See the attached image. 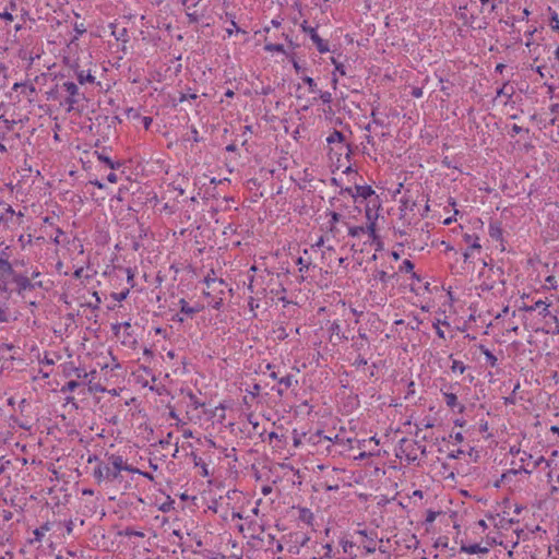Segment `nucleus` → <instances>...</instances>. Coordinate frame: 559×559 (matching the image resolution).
<instances>
[{
  "label": "nucleus",
  "instance_id": "1",
  "mask_svg": "<svg viewBox=\"0 0 559 559\" xmlns=\"http://www.w3.org/2000/svg\"><path fill=\"white\" fill-rule=\"evenodd\" d=\"M357 171L352 168V182L354 190H352V198H359L360 201H367V228L373 230L376 221L379 216L381 207V200L370 185L358 183L356 180Z\"/></svg>",
  "mask_w": 559,
  "mask_h": 559
},
{
  "label": "nucleus",
  "instance_id": "2",
  "mask_svg": "<svg viewBox=\"0 0 559 559\" xmlns=\"http://www.w3.org/2000/svg\"><path fill=\"white\" fill-rule=\"evenodd\" d=\"M343 153L336 151L335 147H331L329 156L330 160L332 163V166H334L333 169V177L331 179L332 183L341 187L342 192H348L349 188L343 187V178L342 176H348L349 175V162L342 158Z\"/></svg>",
  "mask_w": 559,
  "mask_h": 559
},
{
  "label": "nucleus",
  "instance_id": "3",
  "mask_svg": "<svg viewBox=\"0 0 559 559\" xmlns=\"http://www.w3.org/2000/svg\"><path fill=\"white\" fill-rule=\"evenodd\" d=\"M106 462H103L104 474L107 480H115L120 476L121 471L130 473L139 472L138 468L129 465L121 455L106 454Z\"/></svg>",
  "mask_w": 559,
  "mask_h": 559
},
{
  "label": "nucleus",
  "instance_id": "4",
  "mask_svg": "<svg viewBox=\"0 0 559 559\" xmlns=\"http://www.w3.org/2000/svg\"><path fill=\"white\" fill-rule=\"evenodd\" d=\"M23 262H10L8 258L0 257V292H7L9 283L14 282V277L20 273L16 272L14 266Z\"/></svg>",
  "mask_w": 559,
  "mask_h": 559
},
{
  "label": "nucleus",
  "instance_id": "5",
  "mask_svg": "<svg viewBox=\"0 0 559 559\" xmlns=\"http://www.w3.org/2000/svg\"><path fill=\"white\" fill-rule=\"evenodd\" d=\"M333 211L331 213L332 221H331V231H337L336 224L343 223L345 226L347 225V215L343 212V207L346 209V206L342 203V200L340 198H334L332 201Z\"/></svg>",
  "mask_w": 559,
  "mask_h": 559
},
{
  "label": "nucleus",
  "instance_id": "6",
  "mask_svg": "<svg viewBox=\"0 0 559 559\" xmlns=\"http://www.w3.org/2000/svg\"><path fill=\"white\" fill-rule=\"evenodd\" d=\"M16 285V293L19 295H23L26 290H33L35 288H41L43 282L41 281H35L33 282L26 274L20 273L17 276L14 277V282Z\"/></svg>",
  "mask_w": 559,
  "mask_h": 559
},
{
  "label": "nucleus",
  "instance_id": "7",
  "mask_svg": "<svg viewBox=\"0 0 559 559\" xmlns=\"http://www.w3.org/2000/svg\"><path fill=\"white\" fill-rule=\"evenodd\" d=\"M62 86L69 93V97L66 99V104L69 106L67 111L70 112L74 108V105L84 99L85 96L84 94L80 93L78 85L73 82H64Z\"/></svg>",
  "mask_w": 559,
  "mask_h": 559
},
{
  "label": "nucleus",
  "instance_id": "8",
  "mask_svg": "<svg viewBox=\"0 0 559 559\" xmlns=\"http://www.w3.org/2000/svg\"><path fill=\"white\" fill-rule=\"evenodd\" d=\"M346 478L347 476L345 469L333 468L332 472L328 475V479L325 481L326 489L337 490L341 483L346 486Z\"/></svg>",
  "mask_w": 559,
  "mask_h": 559
},
{
  "label": "nucleus",
  "instance_id": "9",
  "mask_svg": "<svg viewBox=\"0 0 559 559\" xmlns=\"http://www.w3.org/2000/svg\"><path fill=\"white\" fill-rule=\"evenodd\" d=\"M345 140L343 132L337 130H334L328 138L329 144H340V150H337L338 152L345 148V153L344 156L342 155V158L349 162V143H345Z\"/></svg>",
  "mask_w": 559,
  "mask_h": 559
},
{
  "label": "nucleus",
  "instance_id": "10",
  "mask_svg": "<svg viewBox=\"0 0 559 559\" xmlns=\"http://www.w3.org/2000/svg\"><path fill=\"white\" fill-rule=\"evenodd\" d=\"M345 340H347V336L345 335V330L342 329V326L337 322H333L330 326V342L333 345L343 343Z\"/></svg>",
  "mask_w": 559,
  "mask_h": 559
},
{
  "label": "nucleus",
  "instance_id": "11",
  "mask_svg": "<svg viewBox=\"0 0 559 559\" xmlns=\"http://www.w3.org/2000/svg\"><path fill=\"white\" fill-rule=\"evenodd\" d=\"M302 29L305 33L310 35V38L312 39L313 44L317 46L320 52H325L329 50V47L323 41V39L318 35L316 28L304 24Z\"/></svg>",
  "mask_w": 559,
  "mask_h": 559
},
{
  "label": "nucleus",
  "instance_id": "12",
  "mask_svg": "<svg viewBox=\"0 0 559 559\" xmlns=\"http://www.w3.org/2000/svg\"><path fill=\"white\" fill-rule=\"evenodd\" d=\"M415 207H416V201L413 200V198L411 195L405 193L400 200V212H401L400 218L404 219L406 217V212L407 211L413 212L415 210Z\"/></svg>",
  "mask_w": 559,
  "mask_h": 559
},
{
  "label": "nucleus",
  "instance_id": "13",
  "mask_svg": "<svg viewBox=\"0 0 559 559\" xmlns=\"http://www.w3.org/2000/svg\"><path fill=\"white\" fill-rule=\"evenodd\" d=\"M326 439L333 443V447H345V443L349 442V437L344 427H341L340 432L335 433L334 437L329 436Z\"/></svg>",
  "mask_w": 559,
  "mask_h": 559
},
{
  "label": "nucleus",
  "instance_id": "14",
  "mask_svg": "<svg viewBox=\"0 0 559 559\" xmlns=\"http://www.w3.org/2000/svg\"><path fill=\"white\" fill-rule=\"evenodd\" d=\"M179 306H180V312L185 313L189 317L194 316L195 313L200 312L203 309V307L200 305H195L193 307L189 306V304L183 298H181L179 300Z\"/></svg>",
  "mask_w": 559,
  "mask_h": 559
},
{
  "label": "nucleus",
  "instance_id": "15",
  "mask_svg": "<svg viewBox=\"0 0 559 559\" xmlns=\"http://www.w3.org/2000/svg\"><path fill=\"white\" fill-rule=\"evenodd\" d=\"M354 206L352 207V217H355L354 212L361 214L364 212L367 218V201H360L359 198H352Z\"/></svg>",
  "mask_w": 559,
  "mask_h": 559
},
{
  "label": "nucleus",
  "instance_id": "16",
  "mask_svg": "<svg viewBox=\"0 0 559 559\" xmlns=\"http://www.w3.org/2000/svg\"><path fill=\"white\" fill-rule=\"evenodd\" d=\"M461 551L473 555V554H487L489 551V549L487 547H480L478 544H473V545H468V546L462 545Z\"/></svg>",
  "mask_w": 559,
  "mask_h": 559
},
{
  "label": "nucleus",
  "instance_id": "17",
  "mask_svg": "<svg viewBox=\"0 0 559 559\" xmlns=\"http://www.w3.org/2000/svg\"><path fill=\"white\" fill-rule=\"evenodd\" d=\"M464 241L467 243H471L469 249L471 250H480L481 245L479 243V237L477 235H464Z\"/></svg>",
  "mask_w": 559,
  "mask_h": 559
},
{
  "label": "nucleus",
  "instance_id": "18",
  "mask_svg": "<svg viewBox=\"0 0 559 559\" xmlns=\"http://www.w3.org/2000/svg\"><path fill=\"white\" fill-rule=\"evenodd\" d=\"M514 94V87L509 82L503 83L502 87L497 91V96H504L507 100L511 99Z\"/></svg>",
  "mask_w": 559,
  "mask_h": 559
},
{
  "label": "nucleus",
  "instance_id": "19",
  "mask_svg": "<svg viewBox=\"0 0 559 559\" xmlns=\"http://www.w3.org/2000/svg\"><path fill=\"white\" fill-rule=\"evenodd\" d=\"M357 441V444H358V449L361 450L358 454H355L353 455V460L356 461V460H362V459H367L371 455V452H367L365 450H362V448L365 447V443L367 442L365 439L364 440H356Z\"/></svg>",
  "mask_w": 559,
  "mask_h": 559
},
{
  "label": "nucleus",
  "instance_id": "20",
  "mask_svg": "<svg viewBox=\"0 0 559 559\" xmlns=\"http://www.w3.org/2000/svg\"><path fill=\"white\" fill-rule=\"evenodd\" d=\"M549 304H546L545 301L543 300H537L534 305H532V307H535V310L537 309H540L539 311V314L544 318L550 316V311H549Z\"/></svg>",
  "mask_w": 559,
  "mask_h": 559
},
{
  "label": "nucleus",
  "instance_id": "21",
  "mask_svg": "<svg viewBox=\"0 0 559 559\" xmlns=\"http://www.w3.org/2000/svg\"><path fill=\"white\" fill-rule=\"evenodd\" d=\"M96 154L98 156V159L105 163L111 169H117L122 165V163L120 162H112L110 157L106 156L104 153L96 152Z\"/></svg>",
  "mask_w": 559,
  "mask_h": 559
},
{
  "label": "nucleus",
  "instance_id": "22",
  "mask_svg": "<svg viewBox=\"0 0 559 559\" xmlns=\"http://www.w3.org/2000/svg\"><path fill=\"white\" fill-rule=\"evenodd\" d=\"M479 349L485 355L486 361L490 365V367H495L497 365V357L484 345H480Z\"/></svg>",
  "mask_w": 559,
  "mask_h": 559
},
{
  "label": "nucleus",
  "instance_id": "23",
  "mask_svg": "<svg viewBox=\"0 0 559 559\" xmlns=\"http://www.w3.org/2000/svg\"><path fill=\"white\" fill-rule=\"evenodd\" d=\"M489 236L492 239L500 240L502 239V229L497 224H490L489 225Z\"/></svg>",
  "mask_w": 559,
  "mask_h": 559
},
{
  "label": "nucleus",
  "instance_id": "24",
  "mask_svg": "<svg viewBox=\"0 0 559 559\" xmlns=\"http://www.w3.org/2000/svg\"><path fill=\"white\" fill-rule=\"evenodd\" d=\"M76 79L80 84L95 82V78L91 73L85 74L83 70L76 72Z\"/></svg>",
  "mask_w": 559,
  "mask_h": 559
},
{
  "label": "nucleus",
  "instance_id": "25",
  "mask_svg": "<svg viewBox=\"0 0 559 559\" xmlns=\"http://www.w3.org/2000/svg\"><path fill=\"white\" fill-rule=\"evenodd\" d=\"M14 216H15V211L12 209V206H11V205H8V206L5 207V214H2V215L0 216V222H4V223H7V224H8L9 222H11V223L15 224V223L13 222V217H14Z\"/></svg>",
  "mask_w": 559,
  "mask_h": 559
},
{
  "label": "nucleus",
  "instance_id": "26",
  "mask_svg": "<svg viewBox=\"0 0 559 559\" xmlns=\"http://www.w3.org/2000/svg\"><path fill=\"white\" fill-rule=\"evenodd\" d=\"M414 263L411 261V260H404L402 265L400 266V271L401 272H405V273H413V277H416L417 280H419V277L416 275V273H414Z\"/></svg>",
  "mask_w": 559,
  "mask_h": 559
},
{
  "label": "nucleus",
  "instance_id": "27",
  "mask_svg": "<svg viewBox=\"0 0 559 559\" xmlns=\"http://www.w3.org/2000/svg\"><path fill=\"white\" fill-rule=\"evenodd\" d=\"M93 476L98 483L107 480V476L104 474L103 469V462H99V464L95 467Z\"/></svg>",
  "mask_w": 559,
  "mask_h": 559
},
{
  "label": "nucleus",
  "instance_id": "28",
  "mask_svg": "<svg viewBox=\"0 0 559 559\" xmlns=\"http://www.w3.org/2000/svg\"><path fill=\"white\" fill-rule=\"evenodd\" d=\"M278 383L284 385L285 389H289L294 384H297V380L294 379V376L287 374L278 379Z\"/></svg>",
  "mask_w": 559,
  "mask_h": 559
},
{
  "label": "nucleus",
  "instance_id": "29",
  "mask_svg": "<svg viewBox=\"0 0 559 559\" xmlns=\"http://www.w3.org/2000/svg\"><path fill=\"white\" fill-rule=\"evenodd\" d=\"M445 403L449 407L453 408L459 405L457 396L454 393H443Z\"/></svg>",
  "mask_w": 559,
  "mask_h": 559
},
{
  "label": "nucleus",
  "instance_id": "30",
  "mask_svg": "<svg viewBox=\"0 0 559 559\" xmlns=\"http://www.w3.org/2000/svg\"><path fill=\"white\" fill-rule=\"evenodd\" d=\"M520 389V382H518L514 388H513V391L512 393L509 395V396H506L503 400H504V404L506 405H509V404H515V393L516 391Z\"/></svg>",
  "mask_w": 559,
  "mask_h": 559
},
{
  "label": "nucleus",
  "instance_id": "31",
  "mask_svg": "<svg viewBox=\"0 0 559 559\" xmlns=\"http://www.w3.org/2000/svg\"><path fill=\"white\" fill-rule=\"evenodd\" d=\"M79 385H80V383L78 381L71 380L66 385H63L61 388V392L62 393L73 392Z\"/></svg>",
  "mask_w": 559,
  "mask_h": 559
},
{
  "label": "nucleus",
  "instance_id": "32",
  "mask_svg": "<svg viewBox=\"0 0 559 559\" xmlns=\"http://www.w3.org/2000/svg\"><path fill=\"white\" fill-rule=\"evenodd\" d=\"M302 81L309 86V90L311 93L316 94L318 93L319 91L317 90V84L314 82V80L310 76H305L302 79Z\"/></svg>",
  "mask_w": 559,
  "mask_h": 559
},
{
  "label": "nucleus",
  "instance_id": "33",
  "mask_svg": "<svg viewBox=\"0 0 559 559\" xmlns=\"http://www.w3.org/2000/svg\"><path fill=\"white\" fill-rule=\"evenodd\" d=\"M332 254H333V251L330 250L329 258H330V267L331 269H333V264H332L333 262H335V264L337 266H341L343 264V262L346 260L345 257H338V258L335 257L334 259H332Z\"/></svg>",
  "mask_w": 559,
  "mask_h": 559
},
{
  "label": "nucleus",
  "instance_id": "34",
  "mask_svg": "<svg viewBox=\"0 0 559 559\" xmlns=\"http://www.w3.org/2000/svg\"><path fill=\"white\" fill-rule=\"evenodd\" d=\"M128 295H129V289H126L121 293H112L111 297L117 301H122L128 297Z\"/></svg>",
  "mask_w": 559,
  "mask_h": 559
},
{
  "label": "nucleus",
  "instance_id": "35",
  "mask_svg": "<svg viewBox=\"0 0 559 559\" xmlns=\"http://www.w3.org/2000/svg\"><path fill=\"white\" fill-rule=\"evenodd\" d=\"M451 369H452V371L459 370L461 373H463L465 371L466 367L463 365L462 361L453 360Z\"/></svg>",
  "mask_w": 559,
  "mask_h": 559
},
{
  "label": "nucleus",
  "instance_id": "36",
  "mask_svg": "<svg viewBox=\"0 0 559 559\" xmlns=\"http://www.w3.org/2000/svg\"><path fill=\"white\" fill-rule=\"evenodd\" d=\"M438 514H439V512H437V511L428 510L427 514H426V520H425L426 523H429V524L433 523L436 518L438 516Z\"/></svg>",
  "mask_w": 559,
  "mask_h": 559
},
{
  "label": "nucleus",
  "instance_id": "37",
  "mask_svg": "<svg viewBox=\"0 0 559 559\" xmlns=\"http://www.w3.org/2000/svg\"><path fill=\"white\" fill-rule=\"evenodd\" d=\"M521 472H524L526 474H531L533 471L532 469H527L526 467L524 466H521L520 468L515 469V468H512V469H509L507 473H508V476L509 475H518L519 473Z\"/></svg>",
  "mask_w": 559,
  "mask_h": 559
},
{
  "label": "nucleus",
  "instance_id": "38",
  "mask_svg": "<svg viewBox=\"0 0 559 559\" xmlns=\"http://www.w3.org/2000/svg\"><path fill=\"white\" fill-rule=\"evenodd\" d=\"M265 49L270 51H284V46L281 44H270L265 46Z\"/></svg>",
  "mask_w": 559,
  "mask_h": 559
},
{
  "label": "nucleus",
  "instance_id": "39",
  "mask_svg": "<svg viewBox=\"0 0 559 559\" xmlns=\"http://www.w3.org/2000/svg\"><path fill=\"white\" fill-rule=\"evenodd\" d=\"M9 322V314L7 309L0 307V323Z\"/></svg>",
  "mask_w": 559,
  "mask_h": 559
},
{
  "label": "nucleus",
  "instance_id": "40",
  "mask_svg": "<svg viewBox=\"0 0 559 559\" xmlns=\"http://www.w3.org/2000/svg\"><path fill=\"white\" fill-rule=\"evenodd\" d=\"M335 63V70L340 72L342 76L346 75V67L344 63H337L335 60H333Z\"/></svg>",
  "mask_w": 559,
  "mask_h": 559
},
{
  "label": "nucleus",
  "instance_id": "41",
  "mask_svg": "<svg viewBox=\"0 0 559 559\" xmlns=\"http://www.w3.org/2000/svg\"><path fill=\"white\" fill-rule=\"evenodd\" d=\"M197 97H198L197 94H183V93H181L180 97H179V102L182 103L186 99H195Z\"/></svg>",
  "mask_w": 559,
  "mask_h": 559
},
{
  "label": "nucleus",
  "instance_id": "42",
  "mask_svg": "<svg viewBox=\"0 0 559 559\" xmlns=\"http://www.w3.org/2000/svg\"><path fill=\"white\" fill-rule=\"evenodd\" d=\"M124 272L127 273L128 283H130L131 286L133 287V285H134V283H133L134 274H133L132 270L130 267H127V269H124Z\"/></svg>",
  "mask_w": 559,
  "mask_h": 559
},
{
  "label": "nucleus",
  "instance_id": "43",
  "mask_svg": "<svg viewBox=\"0 0 559 559\" xmlns=\"http://www.w3.org/2000/svg\"><path fill=\"white\" fill-rule=\"evenodd\" d=\"M550 22L552 24V28L554 29H559V19H558V14L557 13H554L551 19H550Z\"/></svg>",
  "mask_w": 559,
  "mask_h": 559
},
{
  "label": "nucleus",
  "instance_id": "44",
  "mask_svg": "<svg viewBox=\"0 0 559 559\" xmlns=\"http://www.w3.org/2000/svg\"><path fill=\"white\" fill-rule=\"evenodd\" d=\"M355 365H357V369L360 366H366L367 365V359L359 354L358 357L355 360Z\"/></svg>",
  "mask_w": 559,
  "mask_h": 559
},
{
  "label": "nucleus",
  "instance_id": "45",
  "mask_svg": "<svg viewBox=\"0 0 559 559\" xmlns=\"http://www.w3.org/2000/svg\"><path fill=\"white\" fill-rule=\"evenodd\" d=\"M377 277L382 282L386 283L390 278V276L384 271H379Z\"/></svg>",
  "mask_w": 559,
  "mask_h": 559
},
{
  "label": "nucleus",
  "instance_id": "46",
  "mask_svg": "<svg viewBox=\"0 0 559 559\" xmlns=\"http://www.w3.org/2000/svg\"><path fill=\"white\" fill-rule=\"evenodd\" d=\"M411 94H412V96L419 98L423 96V88L421 87H413Z\"/></svg>",
  "mask_w": 559,
  "mask_h": 559
},
{
  "label": "nucleus",
  "instance_id": "47",
  "mask_svg": "<svg viewBox=\"0 0 559 559\" xmlns=\"http://www.w3.org/2000/svg\"><path fill=\"white\" fill-rule=\"evenodd\" d=\"M321 100L326 104L331 102V94L329 92L320 93Z\"/></svg>",
  "mask_w": 559,
  "mask_h": 559
},
{
  "label": "nucleus",
  "instance_id": "48",
  "mask_svg": "<svg viewBox=\"0 0 559 559\" xmlns=\"http://www.w3.org/2000/svg\"><path fill=\"white\" fill-rule=\"evenodd\" d=\"M260 390H261L260 384L255 383V384L253 385L252 390H251L249 393H250V394L252 395V397L254 399V397H257V396L259 395Z\"/></svg>",
  "mask_w": 559,
  "mask_h": 559
},
{
  "label": "nucleus",
  "instance_id": "49",
  "mask_svg": "<svg viewBox=\"0 0 559 559\" xmlns=\"http://www.w3.org/2000/svg\"><path fill=\"white\" fill-rule=\"evenodd\" d=\"M543 462H546L547 466H549V462L546 461L544 456H539L533 464V469L537 468Z\"/></svg>",
  "mask_w": 559,
  "mask_h": 559
},
{
  "label": "nucleus",
  "instance_id": "50",
  "mask_svg": "<svg viewBox=\"0 0 559 559\" xmlns=\"http://www.w3.org/2000/svg\"><path fill=\"white\" fill-rule=\"evenodd\" d=\"M355 346L358 350L362 349L365 346L367 347V344H365L364 341H360V340H356L353 344H352V347Z\"/></svg>",
  "mask_w": 559,
  "mask_h": 559
},
{
  "label": "nucleus",
  "instance_id": "51",
  "mask_svg": "<svg viewBox=\"0 0 559 559\" xmlns=\"http://www.w3.org/2000/svg\"><path fill=\"white\" fill-rule=\"evenodd\" d=\"M189 399H190L191 403L195 406V408L203 405L198 402L197 396L193 393H189Z\"/></svg>",
  "mask_w": 559,
  "mask_h": 559
},
{
  "label": "nucleus",
  "instance_id": "52",
  "mask_svg": "<svg viewBox=\"0 0 559 559\" xmlns=\"http://www.w3.org/2000/svg\"><path fill=\"white\" fill-rule=\"evenodd\" d=\"M142 121H143L144 128L146 130H148L151 124H152V122H153V119L151 117H143Z\"/></svg>",
  "mask_w": 559,
  "mask_h": 559
},
{
  "label": "nucleus",
  "instance_id": "53",
  "mask_svg": "<svg viewBox=\"0 0 559 559\" xmlns=\"http://www.w3.org/2000/svg\"><path fill=\"white\" fill-rule=\"evenodd\" d=\"M74 372L78 378H87L90 373L85 372L84 370H81L79 368L74 369Z\"/></svg>",
  "mask_w": 559,
  "mask_h": 559
},
{
  "label": "nucleus",
  "instance_id": "54",
  "mask_svg": "<svg viewBox=\"0 0 559 559\" xmlns=\"http://www.w3.org/2000/svg\"><path fill=\"white\" fill-rule=\"evenodd\" d=\"M461 454H463V450L459 449L457 451L455 452H451L448 454V457L449 459H452V460H455L457 459Z\"/></svg>",
  "mask_w": 559,
  "mask_h": 559
},
{
  "label": "nucleus",
  "instance_id": "55",
  "mask_svg": "<svg viewBox=\"0 0 559 559\" xmlns=\"http://www.w3.org/2000/svg\"><path fill=\"white\" fill-rule=\"evenodd\" d=\"M216 282H217L219 285H223V284H224V281H223V280L217 281L216 278H211V277H209V276L205 278V283H206V285H207V286H210V284H211V283H212V284H215Z\"/></svg>",
  "mask_w": 559,
  "mask_h": 559
},
{
  "label": "nucleus",
  "instance_id": "56",
  "mask_svg": "<svg viewBox=\"0 0 559 559\" xmlns=\"http://www.w3.org/2000/svg\"><path fill=\"white\" fill-rule=\"evenodd\" d=\"M523 131V128L518 126V124H513L512 127V132H511V136H514L515 134H519Z\"/></svg>",
  "mask_w": 559,
  "mask_h": 559
},
{
  "label": "nucleus",
  "instance_id": "57",
  "mask_svg": "<svg viewBox=\"0 0 559 559\" xmlns=\"http://www.w3.org/2000/svg\"><path fill=\"white\" fill-rule=\"evenodd\" d=\"M312 518V513L309 512V510L302 509L301 510V519L308 520Z\"/></svg>",
  "mask_w": 559,
  "mask_h": 559
},
{
  "label": "nucleus",
  "instance_id": "58",
  "mask_svg": "<svg viewBox=\"0 0 559 559\" xmlns=\"http://www.w3.org/2000/svg\"><path fill=\"white\" fill-rule=\"evenodd\" d=\"M90 183L95 186V187H97L98 189H104L105 188V185L102 181L97 180V179L91 180Z\"/></svg>",
  "mask_w": 559,
  "mask_h": 559
},
{
  "label": "nucleus",
  "instance_id": "59",
  "mask_svg": "<svg viewBox=\"0 0 559 559\" xmlns=\"http://www.w3.org/2000/svg\"><path fill=\"white\" fill-rule=\"evenodd\" d=\"M508 478V473H503L501 478L495 483V487L499 488L501 483H503Z\"/></svg>",
  "mask_w": 559,
  "mask_h": 559
},
{
  "label": "nucleus",
  "instance_id": "60",
  "mask_svg": "<svg viewBox=\"0 0 559 559\" xmlns=\"http://www.w3.org/2000/svg\"><path fill=\"white\" fill-rule=\"evenodd\" d=\"M0 19H4L7 21H13V15L9 12L0 13Z\"/></svg>",
  "mask_w": 559,
  "mask_h": 559
},
{
  "label": "nucleus",
  "instance_id": "61",
  "mask_svg": "<svg viewBox=\"0 0 559 559\" xmlns=\"http://www.w3.org/2000/svg\"><path fill=\"white\" fill-rule=\"evenodd\" d=\"M521 311H525V312H532V311H535V307H532V306H527V305H523L519 308Z\"/></svg>",
  "mask_w": 559,
  "mask_h": 559
},
{
  "label": "nucleus",
  "instance_id": "62",
  "mask_svg": "<svg viewBox=\"0 0 559 559\" xmlns=\"http://www.w3.org/2000/svg\"><path fill=\"white\" fill-rule=\"evenodd\" d=\"M107 180H108L109 182H111V183H115V182H117L118 177H117V175H116L115 173H110V174L107 176Z\"/></svg>",
  "mask_w": 559,
  "mask_h": 559
},
{
  "label": "nucleus",
  "instance_id": "63",
  "mask_svg": "<svg viewBox=\"0 0 559 559\" xmlns=\"http://www.w3.org/2000/svg\"><path fill=\"white\" fill-rule=\"evenodd\" d=\"M549 110L551 114H557L559 112V104H551L550 107H549Z\"/></svg>",
  "mask_w": 559,
  "mask_h": 559
},
{
  "label": "nucleus",
  "instance_id": "64",
  "mask_svg": "<svg viewBox=\"0 0 559 559\" xmlns=\"http://www.w3.org/2000/svg\"><path fill=\"white\" fill-rule=\"evenodd\" d=\"M454 440L459 443L463 442L464 441V437L462 435V432H456L454 436H453Z\"/></svg>",
  "mask_w": 559,
  "mask_h": 559
}]
</instances>
